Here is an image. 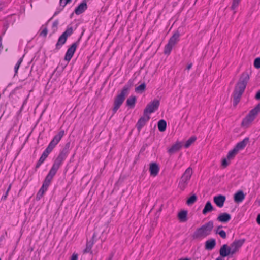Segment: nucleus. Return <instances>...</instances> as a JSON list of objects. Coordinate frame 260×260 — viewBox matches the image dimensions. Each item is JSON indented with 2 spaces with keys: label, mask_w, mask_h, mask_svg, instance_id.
I'll use <instances>...</instances> for the list:
<instances>
[{
  "label": "nucleus",
  "mask_w": 260,
  "mask_h": 260,
  "mask_svg": "<svg viewBox=\"0 0 260 260\" xmlns=\"http://www.w3.org/2000/svg\"><path fill=\"white\" fill-rule=\"evenodd\" d=\"M150 119V117L149 115H144L143 113V116L141 117L138 121L136 124V127L139 132L141 131L142 127L145 125L147 122H148Z\"/></svg>",
  "instance_id": "nucleus-15"
},
{
  "label": "nucleus",
  "mask_w": 260,
  "mask_h": 260,
  "mask_svg": "<svg viewBox=\"0 0 260 260\" xmlns=\"http://www.w3.org/2000/svg\"><path fill=\"white\" fill-rule=\"evenodd\" d=\"M241 0H233L231 9L234 10L239 5Z\"/></svg>",
  "instance_id": "nucleus-39"
},
{
  "label": "nucleus",
  "mask_w": 260,
  "mask_h": 260,
  "mask_svg": "<svg viewBox=\"0 0 260 260\" xmlns=\"http://www.w3.org/2000/svg\"><path fill=\"white\" fill-rule=\"evenodd\" d=\"M220 256L222 257H225L231 255H233L231 248L227 244H223L220 248L219 250Z\"/></svg>",
  "instance_id": "nucleus-14"
},
{
  "label": "nucleus",
  "mask_w": 260,
  "mask_h": 260,
  "mask_svg": "<svg viewBox=\"0 0 260 260\" xmlns=\"http://www.w3.org/2000/svg\"><path fill=\"white\" fill-rule=\"evenodd\" d=\"M48 33V29L47 26H46L43 30L40 33L39 35L40 36H43L44 37H46Z\"/></svg>",
  "instance_id": "nucleus-42"
},
{
  "label": "nucleus",
  "mask_w": 260,
  "mask_h": 260,
  "mask_svg": "<svg viewBox=\"0 0 260 260\" xmlns=\"http://www.w3.org/2000/svg\"><path fill=\"white\" fill-rule=\"evenodd\" d=\"M96 237L95 233H94L91 238V239L89 241H87L86 242V248L83 250V253H90V254H92V251L91 250L92 247L94 243V238Z\"/></svg>",
  "instance_id": "nucleus-16"
},
{
  "label": "nucleus",
  "mask_w": 260,
  "mask_h": 260,
  "mask_svg": "<svg viewBox=\"0 0 260 260\" xmlns=\"http://www.w3.org/2000/svg\"><path fill=\"white\" fill-rule=\"evenodd\" d=\"M56 173H57V172H56L54 170H53V169H51L50 170L48 174L46 176L43 184L45 185V186L49 187L53 178L55 175Z\"/></svg>",
  "instance_id": "nucleus-18"
},
{
  "label": "nucleus",
  "mask_w": 260,
  "mask_h": 260,
  "mask_svg": "<svg viewBox=\"0 0 260 260\" xmlns=\"http://www.w3.org/2000/svg\"><path fill=\"white\" fill-rule=\"evenodd\" d=\"M22 61H23V57L20 58L18 60L17 63L15 66V67H14L15 75H14V76L17 75V74L18 73V69L19 68V67H20V64H21Z\"/></svg>",
  "instance_id": "nucleus-36"
},
{
  "label": "nucleus",
  "mask_w": 260,
  "mask_h": 260,
  "mask_svg": "<svg viewBox=\"0 0 260 260\" xmlns=\"http://www.w3.org/2000/svg\"><path fill=\"white\" fill-rule=\"evenodd\" d=\"M245 242V239H242L239 240H236L231 244L230 247L231 248V250L233 255L239 250L240 248L242 246Z\"/></svg>",
  "instance_id": "nucleus-13"
},
{
  "label": "nucleus",
  "mask_w": 260,
  "mask_h": 260,
  "mask_svg": "<svg viewBox=\"0 0 260 260\" xmlns=\"http://www.w3.org/2000/svg\"><path fill=\"white\" fill-rule=\"evenodd\" d=\"M78 259V254L77 253H73L71 256V260H77Z\"/></svg>",
  "instance_id": "nucleus-44"
},
{
  "label": "nucleus",
  "mask_w": 260,
  "mask_h": 260,
  "mask_svg": "<svg viewBox=\"0 0 260 260\" xmlns=\"http://www.w3.org/2000/svg\"><path fill=\"white\" fill-rule=\"evenodd\" d=\"M158 129L160 132H164L166 129L167 123L166 121L161 119L158 122L157 124Z\"/></svg>",
  "instance_id": "nucleus-31"
},
{
  "label": "nucleus",
  "mask_w": 260,
  "mask_h": 260,
  "mask_svg": "<svg viewBox=\"0 0 260 260\" xmlns=\"http://www.w3.org/2000/svg\"><path fill=\"white\" fill-rule=\"evenodd\" d=\"M245 194L242 190L238 191L234 196L235 202L239 203L242 202L245 198Z\"/></svg>",
  "instance_id": "nucleus-24"
},
{
  "label": "nucleus",
  "mask_w": 260,
  "mask_h": 260,
  "mask_svg": "<svg viewBox=\"0 0 260 260\" xmlns=\"http://www.w3.org/2000/svg\"><path fill=\"white\" fill-rule=\"evenodd\" d=\"M197 140L196 136H192L188 139L184 144L185 148H188Z\"/></svg>",
  "instance_id": "nucleus-34"
},
{
  "label": "nucleus",
  "mask_w": 260,
  "mask_h": 260,
  "mask_svg": "<svg viewBox=\"0 0 260 260\" xmlns=\"http://www.w3.org/2000/svg\"><path fill=\"white\" fill-rule=\"evenodd\" d=\"M183 144L181 142H176L172 147L168 149V152L169 154H172L178 151L182 147Z\"/></svg>",
  "instance_id": "nucleus-22"
},
{
  "label": "nucleus",
  "mask_w": 260,
  "mask_h": 260,
  "mask_svg": "<svg viewBox=\"0 0 260 260\" xmlns=\"http://www.w3.org/2000/svg\"><path fill=\"white\" fill-rule=\"evenodd\" d=\"M256 222L259 225H260V214H258L257 216Z\"/></svg>",
  "instance_id": "nucleus-49"
},
{
  "label": "nucleus",
  "mask_w": 260,
  "mask_h": 260,
  "mask_svg": "<svg viewBox=\"0 0 260 260\" xmlns=\"http://www.w3.org/2000/svg\"><path fill=\"white\" fill-rule=\"evenodd\" d=\"M226 198L223 195H218L215 196L213 199L214 202L216 204V205L219 207H223L224 205V203L225 201Z\"/></svg>",
  "instance_id": "nucleus-19"
},
{
  "label": "nucleus",
  "mask_w": 260,
  "mask_h": 260,
  "mask_svg": "<svg viewBox=\"0 0 260 260\" xmlns=\"http://www.w3.org/2000/svg\"><path fill=\"white\" fill-rule=\"evenodd\" d=\"M108 260H112V257H110Z\"/></svg>",
  "instance_id": "nucleus-56"
},
{
  "label": "nucleus",
  "mask_w": 260,
  "mask_h": 260,
  "mask_svg": "<svg viewBox=\"0 0 260 260\" xmlns=\"http://www.w3.org/2000/svg\"><path fill=\"white\" fill-rule=\"evenodd\" d=\"M137 101L136 97L134 95H132L129 97L126 102V106L129 107L130 108H133L135 106Z\"/></svg>",
  "instance_id": "nucleus-28"
},
{
  "label": "nucleus",
  "mask_w": 260,
  "mask_h": 260,
  "mask_svg": "<svg viewBox=\"0 0 260 260\" xmlns=\"http://www.w3.org/2000/svg\"><path fill=\"white\" fill-rule=\"evenodd\" d=\"M188 211L183 210L178 213L177 217L180 222H185L188 220L187 218Z\"/></svg>",
  "instance_id": "nucleus-25"
},
{
  "label": "nucleus",
  "mask_w": 260,
  "mask_h": 260,
  "mask_svg": "<svg viewBox=\"0 0 260 260\" xmlns=\"http://www.w3.org/2000/svg\"><path fill=\"white\" fill-rule=\"evenodd\" d=\"M146 84L145 83H142L139 86L135 88V92L139 93H143L146 89Z\"/></svg>",
  "instance_id": "nucleus-32"
},
{
  "label": "nucleus",
  "mask_w": 260,
  "mask_h": 260,
  "mask_svg": "<svg viewBox=\"0 0 260 260\" xmlns=\"http://www.w3.org/2000/svg\"><path fill=\"white\" fill-rule=\"evenodd\" d=\"M48 186H45V185L43 184L42 185V187L38 192L37 196H36V200H40L41 198L43 197L44 193L47 191L48 189Z\"/></svg>",
  "instance_id": "nucleus-29"
},
{
  "label": "nucleus",
  "mask_w": 260,
  "mask_h": 260,
  "mask_svg": "<svg viewBox=\"0 0 260 260\" xmlns=\"http://www.w3.org/2000/svg\"><path fill=\"white\" fill-rule=\"evenodd\" d=\"M228 159L226 158H224L222 160V166L223 168H226L229 164V163L228 162Z\"/></svg>",
  "instance_id": "nucleus-43"
},
{
  "label": "nucleus",
  "mask_w": 260,
  "mask_h": 260,
  "mask_svg": "<svg viewBox=\"0 0 260 260\" xmlns=\"http://www.w3.org/2000/svg\"><path fill=\"white\" fill-rule=\"evenodd\" d=\"M134 80H129L123 87L120 94H118L114 99V107L112 108V115H114L118 109L123 104L125 99V96L128 94L130 88L133 86Z\"/></svg>",
  "instance_id": "nucleus-2"
},
{
  "label": "nucleus",
  "mask_w": 260,
  "mask_h": 260,
  "mask_svg": "<svg viewBox=\"0 0 260 260\" xmlns=\"http://www.w3.org/2000/svg\"><path fill=\"white\" fill-rule=\"evenodd\" d=\"M5 6V4L4 2H0V11H2Z\"/></svg>",
  "instance_id": "nucleus-46"
},
{
  "label": "nucleus",
  "mask_w": 260,
  "mask_h": 260,
  "mask_svg": "<svg viewBox=\"0 0 260 260\" xmlns=\"http://www.w3.org/2000/svg\"><path fill=\"white\" fill-rule=\"evenodd\" d=\"M159 171L158 165L156 162H151L150 164L149 171L151 176L155 177L157 175Z\"/></svg>",
  "instance_id": "nucleus-20"
},
{
  "label": "nucleus",
  "mask_w": 260,
  "mask_h": 260,
  "mask_svg": "<svg viewBox=\"0 0 260 260\" xmlns=\"http://www.w3.org/2000/svg\"><path fill=\"white\" fill-rule=\"evenodd\" d=\"M254 66L257 69L260 68V57H257L255 59L254 61Z\"/></svg>",
  "instance_id": "nucleus-41"
},
{
  "label": "nucleus",
  "mask_w": 260,
  "mask_h": 260,
  "mask_svg": "<svg viewBox=\"0 0 260 260\" xmlns=\"http://www.w3.org/2000/svg\"><path fill=\"white\" fill-rule=\"evenodd\" d=\"M64 135V130H60L57 134L54 136L53 139L51 141L48 146L46 148L47 150L51 152L56 145L59 143L62 137Z\"/></svg>",
  "instance_id": "nucleus-10"
},
{
  "label": "nucleus",
  "mask_w": 260,
  "mask_h": 260,
  "mask_svg": "<svg viewBox=\"0 0 260 260\" xmlns=\"http://www.w3.org/2000/svg\"><path fill=\"white\" fill-rule=\"evenodd\" d=\"M51 152L46 149L43 152L42 155L41 156L40 158H39L38 161L37 162L36 168L37 169L40 167V166L44 162V161L45 160V159L48 157V155Z\"/></svg>",
  "instance_id": "nucleus-23"
},
{
  "label": "nucleus",
  "mask_w": 260,
  "mask_h": 260,
  "mask_svg": "<svg viewBox=\"0 0 260 260\" xmlns=\"http://www.w3.org/2000/svg\"><path fill=\"white\" fill-rule=\"evenodd\" d=\"M180 33L176 31L169 40L168 44L165 46L164 52L165 54H170L173 46L179 41Z\"/></svg>",
  "instance_id": "nucleus-6"
},
{
  "label": "nucleus",
  "mask_w": 260,
  "mask_h": 260,
  "mask_svg": "<svg viewBox=\"0 0 260 260\" xmlns=\"http://www.w3.org/2000/svg\"><path fill=\"white\" fill-rule=\"evenodd\" d=\"M58 24V20H56L53 22L52 26V29L53 30V32H55L57 30Z\"/></svg>",
  "instance_id": "nucleus-38"
},
{
  "label": "nucleus",
  "mask_w": 260,
  "mask_h": 260,
  "mask_svg": "<svg viewBox=\"0 0 260 260\" xmlns=\"http://www.w3.org/2000/svg\"><path fill=\"white\" fill-rule=\"evenodd\" d=\"M214 210V208L210 201H208L202 211V213L206 215L207 213L210 212Z\"/></svg>",
  "instance_id": "nucleus-30"
},
{
  "label": "nucleus",
  "mask_w": 260,
  "mask_h": 260,
  "mask_svg": "<svg viewBox=\"0 0 260 260\" xmlns=\"http://www.w3.org/2000/svg\"><path fill=\"white\" fill-rule=\"evenodd\" d=\"M71 1H72V0H60L59 1L60 6L62 7V8H64V7L66 6V5L70 3Z\"/></svg>",
  "instance_id": "nucleus-40"
},
{
  "label": "nucleus",
  "mask_w": 260,
  "mask_h": 260,
  "mask_svg": "<svg viewBox=\"0 0 260 260\" xmlns=\"http://www.w3.org/2000/svg\"><path fill=\"white\" fill-rule=\"evenodd\" d=\"M159 105V101L157 100H154L149 103L144 110V114L146 115H149V114L154 112L157 110Z\"/></svg>",
  "instance_id": "nucleus-11"
},
{
  "label": "nucleus",
  "mask_w": 260,
  "mask_h": 260,
  "mask_svg": "<svg viewBox=\"0 0 260 260\" xmlns=\"http://www.w3.org/2000/svg\"><path fill=\"white\" fill-rule=\"evenodd\" d=\"M215 233L216 234H219L220 235V236L223 239H225L226 237V233L223 230L218 231V230H216Z\"/></svg>",
  "instance_id": "nucleus-37"
},
{
  "label": "nucleus",
  "mask_w": 260,
  "mask_h": 260,
  "mask_svg": "<svg viewBox=\"0 0 260 260\" xmlns=\"http://www.w3.org/2000/svg\"><path fill=\"white\" fill-rule=\"evenodd\" d=\"M249 141L248 137L244 138L242 141L238 142L234 147L235 149L239 152V151L243 150L247 145Z\"/></svg>",
  "instance_id": "nucleus-21"
},
{
  "label": "nucleus",
  "mask_w": 260,
  "mask_h": 260,
  "mask_svg": "<svg viewBox=\"0 0 260 260\" xmlns=\"http://www.w3.org/2000/svg\"><path fill=\"white\" fill-rule=\"evenodd\" d=\"M222 226L221 225L218 226L216 230H218V231H220V229L222 228Z\"/></svg>",
  "instance_id": "nucleus-54"
},
{
  "label": "nucleus",
  "mask_w": 260,
  "mask_h": 260,
  "mask_svg": "<svg viewBox=\"0 0 260 260\" xmlns=\"http://www.w3.org/2000/svg\"><path fill=\"white\" fill-rule=\"evenodd\" d=\"M231 219V216L227 213L220 214L217 217V220L223 223L228 222Z\"/></svg>",
  "instance_id": "nucleus-26"
},
{
  "label": "nucleus",
  "mask_w": 260,
  "mask_h": 260,
  "mask_svg": "<svg viewBox=\"0 0 260 260\" xmlns=\"http://www.w3.org/2000/svg\"><path fill=\"white\" fill-rule=\"evenodd\" d=\"M80 41V38H79L76 42L73 43L71 45V46L68 49L66 53L64 59L66 61L69 62L71 59L76 50L78 45L79 44Z\"/></svg>",
  "instance_id": "nucleus-12"
},
{
  "label": "nucleus",
  "mask_w": 260,
  "mask_h": 260,
  "mask_svg": "<svg viewBox=\"0 0 260 260\" xmlns=\"http://www.w3.org/2000/svg\"><path fill=\"white\" fill-rule=\"evenodd\" d=\"M255 98L256 100H260V90H258V91L257 92V93H256V95H255Z\"/></svg>",
  "instance_id": "nucleus-47"
},
{
  "label": "nucleus",
  "mask_w": 260,
  "mask_h": 260,
  "mask_svg": "<svg viewBox=\"0 0 260 260\" xmlns=\"http://www.w3.org/2000/svg\"><path fill=\"white\" fill-rule=\"evenodd\" d=\"M260 112V103H258L253 109L250 110L248 115L243 119L242 126L244 127H248L252 121L255 119L256 116Z\"/></svg>",
  "instance_id": "nucleus-5"
},
{
  "label": "nucleus",
  "mask_w": 260,
  "mask_h": 260,
  "mask_svg": "<svg viewBox=\"0 0 260 260\" xmlns=\"http://www.w3.org/2000/svg\"><path fill=\"white\" fill-rule=\"evenodd\" d=\"M11 184H10V185H9V187H8V189H7V190L6 191H8V192H9V191H10V189H11Z\"/></svg>",
  "instance_id": "nucleus-51"
},
{
  "label": "nucleus",
  "mask_w": 260,
  "mask_h": 260,
  "mask_svg": "<svg viewBox=\"0 0 260 260\" xmlns=\"http://www.w3.org/2000/svg\"><path fill=\"white\" fill-rule=\"evenodd\" d=\"M197 200V197L195 194H192L186 201L188 205H192Z\"/></svg>",
  "instance_id": "nucleus-35"
},
{
  "label": "nucleus",
  "mask_w": 260,
  "mask_h": 260,
  "mask_svg": "<svg viewBox=\"0 0 260 260\" xmlns=\"http://www.w3.org/2000/svg\"><path fill=\"white\" fill-rule=\"evenodd\" d=\"M192 174V169L190 167L188 168L182 175L179 183L178 186L181 190H183L186 188Z\"/></svg>",
  "instance_id": "nucleus-7"
},
{
  "label": "nucleus",
  "mask_w": 260,
  "mask_h": 260,
  "mask_svg": "<svg viewBox=\"0 0 260 260\" xmlns=\"http://www.w3.org/2000/svg\"><path fill=\"white\" fill-rule=\"evenodd\" d=\"M64 135V130H60L57 134L54 136L53 139L51 141L48 146L46 148L47 150L51 152L56 145L59 143L62 137Z\"/></svg>",
  "instance_id": "nucleus-9"
},
{
  "label": "nucleus",
  "mask_w": 260,
  "mask_h": 260,
  "mask_svg": "<svg viewBox=\"0 0 260 260\" xmlns=\"http://www.w3.org/2000/svg\"><path fill=\"white\" fill-rule=\"evenodd\" d=\"M192 63H190V64H189L187 66V68L186 69L187 70H189L190 69H191V68L192 67Z\"/></svg>",
  "instance_id": "nucleus-50"
},
{
  "label": "nucleus",
  "mask_w": 260,
  "mask_h": 260,
  "mask_svg": "<svg viewBox=\"0 0 260 260\" xmlns=\"http://www.w3.org/2000/svg\"><path fill=\"white\" fill-rule=\"evenodd\" d=\"M238 151L235 149V148H234L232 150L228 152L226 157L228 160L232 159L235 157Z\"/></svg>",
  "instance_id": "nucleus-33"
},
{
  "label": "nucleus",
  "mask_w": 260,
  "mask_h": 260,
  "mask_svg": "<svg viewBox=\"0 0 260 260\" xmlns=\"http://www.w3.org/2000/svg\"><path fill=\"white\" fill-rule=\"evenodd\" d=\"M179 260H190V259L188 258H180Z\"/></svg>",
  "instance_id": "nucleus-53"
},
{
  "label": "nucleus",
  "mask_w": 260,
  "mask_h": 260,
  "mask_svg": "<svg viewBox=\"0 0 260 260\" xmlns=\"http://www.w3.org/2000/svg\"><path fill=\"white\" fill-rule=\"evenodd\" d=\"M52 19V18H50V20H49L47 22V23H46V25H47V24H48V22H49L51 19Z\"/></svg>",
  "instance_id": "nucleus-55"
},
{
  "label": "nucleus",
  "mask_w": 260,
  "mask_h": 260,
  "mask_svg": "<svg viewBox=\"0 0 260 260\" xmlns=\"http://www.w3.org/2000/svg\"><path fill=\"white\" fill-rule=\"evenodd\" d=\"M216 245V241L214 239H210L205 242V249L211 250L213 249Z\"/></svg>",
  "instance_id": "nucleus-27"
},
{
  "label": "nucleus",
  "mask_w": 260,
  "mask_h": 260,
  "mask_svg": "<svg viewBox=\"0 0 260 260\" xmlns=\"http://www.w3.org/2000/svg\"><path fill=\"white\" fill-rule=\"evenodd\" d=\"M8 193L9 192H8V191H6L5 194L2 196L1 200L4 201L6 200L7 198Z\"/></svg>",
  "instance_id": "nucleus-45"
},
{
  "label": "nucleus",
  "mask_w": 260,
  "mask_h": 260,
  "mask_svg": "<svg viewBox=\"0 0 260 260\" xmlns=\"http://www.w3.org/2000/svg\"><path fill=\"white\" fill-rule=\"evenodd\" d=\"M251 72L247 71L243 72L238 82L236 84L233 91V106H236L240 102L242 95L244 93L246 85L250 79V76Z\"/></svg>",
  "instance_id": "nucleus-1"
},
{
  "label": "nucleus",
  "mask_w": 260,
  "mask_h": 260,
  "mask_svg": "<svg viewBox=\"0 0 260 260\" xmlns=\"http://www.w3.org/2000/svg\"><path fill=\"white\" fill-rule=\"evenodd\" d=\"M216 260H223V259H222V257H221V256H219L218 257H217V258L216 259Z\"/></svg>",
  "instance_id": "nucleus-52"
},
{
  "label": "nucleus",
  "mask_w": 260,
  "mask_h": 260,
  "mask_svg": "<svg viewBox=\"0 0 260 260\" xmlns=\"http://www.w3.org/2000/svg\"><path fill=\"white\" fill-rule=\"evenodd\" d=\"M214 227L213 221L209 222L203 224L200 228L197 229L192 235L193 240L205 238L209 235Z\"/></svg>",
  "instance_id": "nucleus-3"
},
{
  "label": "nucleus",
  "mask_w": 260,
  "mask_h": 260,
  "mask_svg": "<svg viewBox=\"0 0 260 260\" xmlns=\"http://www.w3.org/2000/svg\"><path fill=\"white\" fill-rule=\"evenodd\" d=\"M63 8H62V7H61V8H60L59 10L56 11L55 12L53 16L58 15L60 13V12L63 10Z\"/></svg>",
  "instance_id": "nucleus-48"
},
{
  "label": "nucleus",
  "mask_w": 260,
  "mask_h": 260,
  "mask_svg": "<svg viewBox=\"0 0 260 260\" xmlns=\"http://www.w3.org/2000/svg\"><path fill=\"white\" fill-rule=\"evenodd\" d=\"M70 147V143L69 142L66 143L64 147L60 151L57 157L55 159L51 169L56 172H57V170L62 165L63 161L66 159L69 154Z\"/></svg>",
  "instance_id": "nucleus-4"
},
{
  "label": "nucleus",
  "mask_w": 260,
  "mask_h": 260,
  "mask_svg": "<svg viewBox=\"0 0 260 260\" xmlns=\"http://www.w3.org/2000/svg\"><path fill=\"white\" fill-rule=\"evenodd\" d=\"M73 32V28L72 27H68L65 31L59 37L55 45V49H60L62 46L66 43L68 37L70 36Z\"/></svg>",
  "instance_id": "nucleus-8"
},
{
  "label": "nucleus",
  "mask_w": 260,
  "mask_h": 260,
  "mask_svg": "<svg viewBox=\"0 0 260 260\" xmlns=\"http://www.w3.org/2000/svg\"><path fill=\"white\" fill-rule=\"evenodd\" d=\"M87 9V1L83 0L75 9L74 12L77 15L83 13Z\"/></svg>",
  "instance_id": "nucleus-17"
}]
</instances>
